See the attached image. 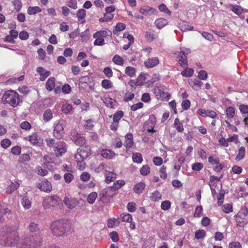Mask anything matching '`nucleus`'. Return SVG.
<instances>
[{
    "instance_id": "nucleus-1",
    "label": "nucleus",
    "mask_w": 248,
    "mask_h": 248,
    "mask_svg": "<svg viewBox=\"0 0 248 248\" xmlns=\"http://www.w3.org/2000/svg\"><path fill=\"white\" fill-rule=\"evenodd\" d=\"M19 240L18 228L13 230L11 228H7L6 232H0V244L2 246L18 247Z\"/></svg>"
},
{
    "instance_id": "nucleus-2",
    "label": "nucleus",
    "mask_w": 248,
    "mask_h": 248,
    "mask_svg": "<svg viewBox=\"0 0 248 248\" xmlns=\"http://www.w3.org/2000/svg\"><path fill=\"white\" fill-rule=\"evenodd\" d=\"M50 229L54 235L58 237L62 236L71 232L72 225L67 220H58L51 223Z\"/></svg>"
},
{
    "instance_id": "nucleus-3",
    "label": "nucleus",
    "mask_w": 248,
    "mask_h": 248,
    "mask_svg": "<svg viewBox=\"0 0 248 248\" xmlns=\"http://www.w3.org/2000/svg\"><path fill=\"white\" fill-rule=\"evenodd\" d=\"M1 102L5 105L16 108L22 103L19 94L15 90H9L5 92L1 98Z\"/></svg>"
},
{
    "instance_id": "nucleus-4",
    "label": "nucleus",
    "mask_w": 248,
    "mask_h": 248,
    "mask_svg": "<svg viewBox=\"0 0 248 248\" xmlns=\"http://www.w3.org/2000/svg\"><path fill=\"white\" fill-rule=\"evenodd\" d=\"M46 145L49 148H53L57 157L62 156L67 150V145L63 141H56L53 139L48 138L46 140Z\"/></svg>"
},
{
    "instance_id": "nucleus-5",
    "label": "nucleus",
    "mask_w": 248,
    "mask_h": 248,
    "mask_svg": "<svg viewBox=\"0 0 248 248\" xmlns=\"http://www.w3.org/2000/svg\"><path fill=\"white\" fill-rule=\"evenodd\" d=\"M41 242L36 240L35 237L31 235H25L21 237L18 248H37L40 246Z\"/></svg>"
},
{
    "instance_id": "nucleus-6",
    "label": "nucleus",
    "mask_w": 248,
    "mask_h": 248,
    "mask_svg": "<svg viewBox=\"0 0 248 248\" xmlns=\"http://www.w3.org/2000/svg\"><path fill=\"white\" fill-rule=\"evenodd\" d=\"M61 198L57 195H52L44 198L42 205L44 209H49L62 204Z\"/></svg>"
},
{
    "instance_id": "nucleus-7",
    "label": "nucleus",
    "mask_w": 248,
    "mask_h": 248,
    "mask_svg": "<svg viewBox=\"0 0 248 248\" xmlns=\"http://www.w3.org/2000/svg\"><path fill=\"white\" fill-rule=\"evenodd\" d=\"M111 32L109 31L101 30L93 34V37L95 39L94 41V46H101L105 44L104 38L107 36H110Z\"/></svg>"
},
{
    "instance_id": "nucleus-8",
    "label": "nucleus",
    "mask_w": 248,
    "mask_h": 248,
    "mask_svg": "<svg viewBox=\"0 0 248 248\" xmlns=\"http://www.w3.org/2000/svg\"><path fill=\"white\" fill-rule=\"evenodd\" d=\"M190 52L189 49H186L185 51H181L176 53V61L178 62L181 66L183 67H188L187 55Z\"/></svg>"
},
{
    "instance_id": "nucleus-9",
    "label": "nucleus",
    "mask_w": 248,
    "mask_h": 248,
    "mask_svg": "<svg viewBox=\"0 0 248 248\" xmlns=\"http://www.w3.org/2000/svg\"><path fill=\"white\" fill-rule=\"evenodd\" d=\"M248 210L247 208L241 210L236 217V222L238 226L244 227L248 222L247 215Z\"/></svg>"
},
{
    "instance_id": "nucleus-10",
    "label": "nucleus",
    "mask_w": 248,
    "mask_h": 248,
    "mask_svg": "<svg viewBox=\"0 0 248 248\" xmlns=\"http://www.w3.org/2000/svg\"><path fill=\"white\" fill-rule=\"evenodd\" d=\"M116 193H112L108 189L103 190L100 194V201L103 203H108Z\"/></svg>"
},
{
    "instance_id": "nucleus-11",
    "label": "nucleus",
    "mask_w": 248,
    "mask_h": 248,
    "mask_svg": "<svg viewBox=\"0 0 248 248\" xmlns=\"http://www.w3.org/2000/svg\"><path fill=\"white\" fill-rule=\"evenodd\" d=\"M37 187L42 191L50 192L52 190V186L50 182L47 179H44L37 184Z\"/></svg>"
},
{
    "instance_id": "nucleus-12",
    "label": "nucleus",
    "mask_w": 248,
    "mask_h": 248,
    "mask_svg": "<svg viewBox=\"0 0 248 248\" xmlns=\"http://www.w3.org/2000/svg\"><path fill=\"white\" fill-rule=\"evenodd\" d=\"M86 159L77 150V153L75 155V159L77 163V167L79 170H83L85 168L86 163L85 159Z\"/></svg>"
},
{
    "instance_id": "nucleus-13",
    "label": "nucleus",
    "mask_w": 248,
    "mask_h": 248,
    "mask_svg": "<svg viewBox=\"0 0 248 248\" xmlns=\"http://www.w3.org/2000/svg\"><path fill=\"white\" fill-rule=\"evenodd\" d=\"M64 128L63 125L58 123L54 127L53 134L54 137L58 139H62L64 135Z\"/></svg>"
},
{
    "instance_id": "nucleus-14",
    "label": "nucleus",
    "mask_w": 248,
    "mask_h": 248,
    "mask_svg": "<svg viewBox=\"0 0 248 248\" xmlns=\"http://www.w3.org/2000/svg\"><path fill=\"white\" fill-rule=\"evenodd\" d=\"M63 202L65 205L71 209L74 208L78 203L76 198L67 196L64 197Z\"/></svg>"
},
{
    "instance_id": "nucleus-15",
    "label": "nucleus",
    "mask_w": 248,
    "mask_h": 248,
    "mask_svg": "<svg viewBox=\"0 0 248 248\" xmlns=\"http://www.w3.org/2000/svg\"><path fill=\"white\" fill-rule=\"evenodd\" d=\"M159 63V60L158 57H152L148 58L144 61V64L147 68H153L156 66Z\"/></svg>"
},
{
    "instance_id": "nucleus-16",
    "label": "nucleus",
    "mask_w": 248,
    "mask_h": 248,
    "mask_svg": "<svg viewBox=\"0 0 248 248\" xmlns=\"http://www.w3.org/2000/svg\"><path fill=\"white\" fill-rule=\"evenodd\" d=\"M125 185V181L123 180H119L115 182L113 185L108 189L112 193L116 192Z\"/></svg>"
},
{
    "instance_id": "nucleus-17",
    "label": "nucleus",
    "mask_w": 248,
    "mask_h": 248,
    "mask_svg": "<svg viewBox=\"0 0 248 248\" xmlns=\"http://www.w3.org/2000/svg\"><path fill=\"white\" fill-rule=\"evenodd\" d=\"M36 71L40 75V79L41 81H44L50 75V72L46 71L43 67H37Z\"/></svg>"
},
{
    "instance_id": "nucleus-18",
    "label": "nucleus",
    "mask_w": 248,
    "mask_h": 248,
    "mask_svg": "<svg viewBox=\"0 0 248 248\" xmlns=\"http://www.w3.org/2000/svg\"><path fill=\"white\" fill-rule=\"evenodd\" d=\"M139 12L140 14L145 16L154 15L155 12V9L146 5L141 7L139 10Z\"/></svg>"
},
{
    "instance_id": "nucleus-19",
    "label": "nucleus",
    "mask_w": 248,
    "mask_h": 248,
    "mask_svg": "<svg viewBox=\"0 0 248 248\" xmlns=\"http://www.w3.org/2000/svg\"><path fill=\"white\" fill-rule=\"evenodd\" d=\"M78 20L81 23L85 22V17L86 16V12L84 9H78L76 14Z\"/></svg>"
},
{
    "instance_id": "nucleus-20",
    "label": "nucleus",
    "mask_w": 248,
    "mask_h": 248,
    "mask_svg": "<svg viewBox=\"0 0 248 248\" xmlns=\"http://www.w3.org/2000/svg\"><path fill=\"white\" fill-rule=\"evenodd\" d=\"M115 155V153L113 151L107 149H102L101 151V155L104 158L108 159H112Z\"/></svg>"
},
{
    "instance_id": "nucleus-21",
    "label": "nucleus",
    "mask_w": 248,
    "mask_h": 248,
    "mask_svg": "<svg viewBox=\"0 0 248 248\" xmlns=\"http://www.w3.org/2000/svg\"><path fill=\"white\" fill-rule=\"evenodd\" d=\"M55 78L54 77H50L48 78L46 83V88L48 91H52L55 87Z\"/></svg>"
},
{
    "instance_id": "nucleus-22",
    "label": "nucleus",
    "mask_w": 248,
    "mask_h": 248,
    "mask_svg": "<svg viewBox=\"0 0 248 248\" xmlns=\"http://www.w3.org/2000/svg\"><path fill=\"white\" fill-rule=\"evenodd\" d=\"M77 150L79 153L83 155L86 158L91 155V148L89 145H85L83 147L78 148Z\"/></svg>"
},
{
    "instance_id": "nucleus-23",
    "label": "nucleus",
    "mask_w": 248,
    "mask_h": 248,
    "mask_svg": "<svg viewBox=\"0 0 248 248\" xmlns=\"http://www.w3.org/2000/svg\"><path fill=\"white\" fill-rule=\"evenodd\" d=\"M103 102L108 108H115L116 102L114 99L110 97H105L103 100Z\"/></svg>"
},
{
    "instance_id": "nucleus-24",
    "label": "nucleus",
    "mask_w": 248,
    "mask_h": 248,
    "mask_svg": "<svg viewBox=\"0 0 248 248\" xmlns=\"http://www.w3.org/2000/svg\"><path fill=\"white\" fill-rule=\"evenodd\" d=\"M168 21L166 19L163 18H157L155 22V24L158 29H161L167 25Z\"/></svg>"
},
{
    "instance_id": "nucleus-25",
    "label": "nucleus",
    "mask_w": 248,
    "mask_h": 248,
    "mask_svg": "<svg viewBox=\"0 0 248 248\" xmlns=\"http://www.w3.org/2000/svg\"><path fill=\"white\" fill-rule=\"evenodd\" d=\"M53 118V113L50 109L46 110L43 116V119L44 122L47 123L50 121Z\"/></svg>"
},
{
    "instance_id": "nucleus-26",
    "label": "nucleus",
    "mask_w": 248,
    "mask_h": 248,
    "mask_svg": "<svg viewBox=\"0 0 248 248\" xmlns=\"http://www.w3.org/2000/svg\"><path fill=\"white\" fill-rule=\"evenodd\" d=\"M147 73H141L137 78L135 85L140 86L143 85L146 81Z\"/></svg>"
},
{
    "instance_id": "nucleus-27",
    "label": "nucleus",
    "mask_w": 248,
    "mask_h": 248,
    "mask_svg": "<svg viewBox=\"0 0 248 248\" xmlns=\"http://www.w3.org/2000/svg\"><path fill=\"white\" fill-rule=\"evenodd\" d=\"M19 186V184L18 182H15L12 183L9 186L6 188V192L8 194H11L16 190Z\"/></svg>"
},
{
    "instance_id": "nucleus-28",
    "label": "nucleus",
    "mask_w": 248,
    "mask_h": 248,
    "mask_svg": "<svg viewBox=\"0 0 248 248\" xmlns=\"http://www.w3.org/2000/svg\"><path fill=\"white\" fill-rule=\"evenodd\" d=\"M145 185L143 182H140L134 186L133 191L136 194L141 193L144 189Z\"/></svg>"
},
{
    "instance_id": "nucleus-29",
    "label": "nucleus",
    "mask_w": 248,
    "mask_h": 248,
    "mask_svg": "<svg viewBox=\"0 0 248 248\" xmlns=\"http://www.w3.org/2000/svg\"><path fill=\"white\" fill-rule=\"evenodd\" d=\"M40 139L37 133H34L29 136V140L33 145H37L39 143Z\"/></svg>"
},
{
    "instance_id": "nucleus-30",
    "label": "nucleus",
    "mask_w": 248,
    "mask_h": 248,
    "mask_svg": "<svg viewBox=\"0 0 248 248\" xmlns=\"http://www.w3.org/2000/svg\"><path fill=\"white\" fill-rule=\"evenodd\" d=\"M28 229L30 233H35L40 231L38 224L33 222L30 223Z\"/></svg>"
},
{
    "instance_id": "nucleus-31",
    "label": "nucleus",
    "mask_w": 248,
    "mask_h": 248,
    "mask_svg": "<svg viewBox=\"0 0 248 248\" xmlns=\"http://www.w3.org/2000/svg\"><path fill=\"white\" fill-rule=\"evenodd\" d=\"M42 9L39 6H30L27 10V13L29 15H35L40 13Z\"/></svg>"
},
{
    "instance_id": "nucleus-32",
    "label": "nucleus",
    "mask_w": 248,
    "mask_h": 248,
    "mask_svg": "<svg viewBox=\"0 0 248 248\" xmlns=\"http://www.w3.org/2000/svg\"><path fill=\"white\" fill-rule=\"evenodd\" d=\"M54 162V159L51 156L49 155H46L44 156V163L43 166L44 167H46L48 169H50L49 168V165L50 163Z\"/></svg>"
},
{
    "instance_id": "nucleus-33",
    "label": "nucleus",
    "mask_w": 248,
    "mask_h": 248,
    "mask_svg": "<svg viewBox=\"0 0 248 248\" xmlns=\"http://www.w3.org/2000/svg\"><path fill=\"white\" fill-rule=\"evenodd\" d=\"M230 6L232 11L238 16L240 15L243 12V9L240 5L231 4Z\"/></svg>"
},
{
    "instance_id": "nucleus-34",
    "label": "nucleus",
    "mask_w": 248,
    "mask_h": 248,
    "mask_svg": "<svg viewBox=\"0 0 248 248\" xmlns=\"http://www.w3.org/2000/svg\"><path fill=\"white\" fill-rule=\"evenodd\" d=\"M112 62L117 65L123 66L124 63V59L118 55H115L112 58Z\"/></svg>"
},
{
    "instance_id": "nucleus-35",
    "label": "nucleus",
    "mask_w": 248,
    "mask_h": 248,
    "mask_svg": "<svg viewBox=\"0 0 248 248\" xmlns=\"http://www.w3.org/2000/svg\"><path fill=\"white\" fill-rule=\"evenodd\" d=\"M161 197L162 195L161 193L158 191L156 190L151 193L150 196V199L152 201L156 202L160 200L161 199Z\"/></svg>"
},
{
    "instance_id": "nucleus-36",
    "label": "nucleus",
    "mask_w": 248,
    "mask_h": 248,
    "mask_svg": "<svg viewBox=\"0 0 248 248\" xmlns=\"http://www.w3.org/2000/svg\"><path fill=\"white\" fill-rule=\"evenodd\" d=\"M116 178V174L112 172L108 171L106 175L105 181L107 183H109L114 181Z\"/></svg>"
},
{
    "instance_id": "nucleus-37",
    "label": "nucleus",
    "mask_w": 248,
    "mask_h": 248,
    "mask_svg": "<svg viewBox=\"0 0 248 248\" xmlns=\"http://www.w3.org/2000/svg\"><path fill=\"white\" fill-rule=\"evenodd\" d=\"M21 203L22 206L26 209H29L31 207V202L27 196L23 197Z\"/></svg>"
},
{
    "instance_id": "nucleus-38",
    "label": "nucleus",
    "mask_w": 248,
    "mask_h": 248,
    "mask_svg": "<svg viewBox=\"0 0 248 248\" xmlns=\"http://www.w3.org/2000/svg\"><path fill=\"white\" fill-rule=\"evenodd\" d=\"M120 224V221L115 218H108V228H113L116 226H119Z\"/></svg>"
},
{
    "instance_id": "nucleus-39",
    "label": "nucleus",
    "mask_w": 248,
    "mask_h": 248,
    "mask_svg": "<svg viewBox=\"0 0 248 248\" xmlns=\"http://www.w3.org/2000/svg\"><path fill=\"white\" fill-rule=\"evenodd\" d=\"M35 171L37 174L41 176H45L48 173V171L46 169H43L42 167L40 166L35 167Z\"/></svg>"
},
{
    "instance_id": "nucleus-40",
    "label": "nucleus",
    "mask_w": 248,
    "mask_h": 248,
    "mask_svg": "<svg viewBox=\"0 0 248 248\" xmlns=\"http://www.w3.org/2000/svg\"><path fill=\"white\" fill-rule=\"evenodd\" d=\"M174 126L178 132H182L184 131L183 125L178 118L175 119Z\"/></svg>"
},
{
    "instance_id": "nucleus-41",
    "label": "nucleus",
    "mask_w": 248,
    "mask_h": 248,
    "mask_svg": "<svg viewBox=\"0 0 248 248\" xmlns=\"http://www.w3.org/2000/svg\"><path fill=\"white\" fill-rule=\"evenodd\" d=\"M245 148L243 146L241 147L238 149V154L235 158V159L237 161H239L242 159L245 155Z\"/></svg>"
},
{
    "instance_id": "nucleus-42",
    "label": "nucleus",
    "mask_w": 248,
    "mask_h": 248,
    "mask_svg": "<svg viewBox=\"0 0 248 248\" xmlns=\"http://www.w3.org/2000/svg\"><path fill=\"white\" fill-rule=\"evenodd\" d=\"M226 113L227 117L229 119H232L235 115V108L233 107H229L226 108Z\"/></svg>"
},
{
    "instance_id": "nucleus-43",
    "label": "nucleus",
    "mask_w": 248,
    "mask_h": 248,
    "mask_svg": "<svg viewBox=\"0 0 248 248\" xmlns=\"http://www.w3.org/2000/svg\"><path fill=\"white\" fill-rule=\"evenodd\" d=\"M125 73L128 76L132 78L136 74V69L132 66H127L125 68Z\"/></svg>"
},
{
    "instance_id": "nucleus-44",
    "label": "nucleus",
    "mask_w": 248,
    "mask_h": 248,
    "mask_svg": "<svg viewBox=\"0 0 248 248\" xmlns=\"http://www.w3.org/2000/svg\"><path fill=\"white\" fill-rule=\"evenodd\" d=\"M97 197V193L96 192H92L90 193L87 197V202L90 204H93Z\"/></svg>"
},
{
    "instance_id": "nucleus-45",
    "label": "nucleus",
    "mask_w": 248,
    "mask_h": 248,
    "mask_svg": "<svg viewBox=\"0 0 248 248\" xmlns=\"http://www.w3.org/2000/svg\"><path fill=\"white\" fill-rule=\"evenodd\" d=\"M124 113L122 110L116 112L113 116V121L119 123L121 119L124 116Z\"/></svg>"
},
{
    "instance_id": "nucleus-46",
    "label": "nucleus",
    "mask_w": 248,
    "mask_h": 248,
    "mask_svg": "<svg viewBox=\"0 0 248 248\" xmlns=\"http://www.w3.org/2000/svg\"><path fill=\"white\" fill-rule=\"evenodd\" d=\"M185 69L181 72V75L186 77H191L194 73V70L192 68H188L187 67H185Z\"/></svg>"
},
{
    "instance_id": "nucleus-47",
    "label": "nucleus",
    "mask_w": 248,
    "mask_h": 248,
    "mask_svg": "<svg viewBox=\"0 0 248 248\" xmlns=\"http://www.w3.org/2000/svg\"><path fill=\"white\" fill-rule=\"evenodd\" d=\"M132 159L133 162L140 163L142 161V156L140 153H136L133 154Z\"/></svg>"
},
{
    "instance_id": "nucleus-48",
    "label": "nucleus",
    "mask_w": 248,
    "mask_h": 248,
    "mask_svg": "<svg viewBox=\"0 0 248 248\" xmlns=\"http://www.w3.org/2000/svg\"><path fill=\"white\" fill-rule=\"evenodd\" d=\"M86 140L84 137L80 135L74 141L76 145L78 146H82L86 143Z\"/></svg>"
},
{
    "instance_id": "nucleus-49",
    "label": "nucleus",
    "mask_w": 248,
    "mask_h": 248,
    "mask_svg": "<svg viewBox=\"0 0 248 248\" xmlns=\"http://www.w3.org/2000/svg\"><path fill=\"white\" fill-rule=\"evenodd\" d=\"M189 83L190 85L192 87H194V86L197 87L198 88H201L202 85V82L197 79H190L189 81Z\"/></svg>"
},
{
    "instance_id": "nucleus-50",
    "label": "nucleus",
    "mask_w": 248,
    "mask_h": 248,
    "mask_svg": "<svg viewBox=\"0 0 248 248\" xmlns=\"http://www.w3.org/2000/svg\"><path fill=\"white\" fill-rule=\"evenodd\" d=\"M122 220L124 222H131L132 220V216L128 213L127 214H121L120 215Z\"/></svg>"
},
{
    "instance_id": "nucleus-51",
    "label": "nucleus",
    "mask_w": 248,
    "mask_h": 248,
    "mask_svg": "<svg viewBox=\"0 0 248 248\" xmlns=\"http://www.w3.org/2000/svg\"><path fill=\"white\" fill-rule=\"evenodd\" d=\"M101 85L103 88L109 89L112 87V83L108 79H103L101 82Z\"/></svg>"
},
{
    "instance_id": "nucleus-52",
    "label": "nucleus",
    "mask_w": 248,
    "mask_h": 248,
    "mask_svg": "<svg viewBox=\"0 0 248 248\" xmlns=\"http://www.w3.org/2000/svg\"><path fill=\"white\" fill-rule=\"evenodd\" d=\"M203 168V164L201 162H196L191 166V169L194 171H199Z\"/></svg>"
},
{
    "instance_id": "nucleus-53",
    "label": "nucleus",
    "mask_w": 248,
    "mask_h": 248,
    "mask_svg": "<svg viewBox=\"0 0 248 248\" xmlns=\"http://www.w3.org/2000/svg\"><path fill=\"white\" fill-rule=\"evenodd\" d=\"M142 175L146 176L150 173V168L147 165H143L140 170Z\"/></svg>"
},
{
    "instance_id": "nucleus-54",
    "label": "nucleus",
    "mask_w": 248,
    "mask_h": 248,
    "mask_svg": "<svg viewBox=\"0 0 248 248\" xmlns=\"http://www.w3.org/2000/svg\"><path fill=\"white\" fill-rule=\"evenodd\" d=\"M167 167L163 165L159 169L160 177L163 179H166L167 178L166 172Z\"/></svg>"
},
{
    "instance_id": "nucleus-55",
    "label": "nucleus",
    "mask_w": 248,
    "mask_h": 248,
    "mask_svg": "<svg viewBox=\"0 0 248 248\" xmlns=\"http://www.w3.org/2000/svg\"><path fill=\"white\" fill-rule=\"evenodd\" d=\"M208 162L211 165H218L219 159L217 156H210L208 157Z\"/></svg>"
},
{
    "instance_id": "nucleus-56",
    "label": "nucleus",
    "mask_w": 248,
    "mask_h": 248,
    "mask_svg": "<svg viewBox=\"0 0 248 248\" xmlns=\"http://www.w3.org/2000/svg\"><path fill=\"white\" fill-rule=\"evenodd\" d=\"M74 175L72 172H67L64 175V179L66 183L69 184L74 179Z\"/></svg>"
},
{
    "instance_id": "nucleus-57",
    "label": "nucleus",
    "mask_w": 248,
    "mask_h": 248,
    "mask_svg": "<svg viewBox=\"0 0 248 248\" xmlns=\"http://www.w3.org/2000/svg\"><path fill=\"white\" fill-rule=\"evenodd\" d=\"M72 109V106L71 105L69 104H65L62 105V111L65 113H68L70 112Z\"/></svg>"
},
{
    "instance_id": "nucleus-58",
    "label": "nucleus",
    "mask_w": 248,
    "mask_h": 248,
    "mask_svg": "<svg viewBox=\"0 0 248 248\" xmlns=\"http://www.w3.org/2000/svg\"><path fill=\"white\" fill-rule=\"evenodd\" d=\"M206 232L203 230H199L195 232V237L197 239L204 238L205 236Z\"/></svg>"
},
{
    "instance_id": "nucleus-59",
    "label": "nucleus",
    "mask_w": 248,
    "mask_h": 248,
    "mask_svg": "<svg viewBox=\"0 0 248 248\" xmlns=\"http://www.w3.org/2000/svg\"><path fill=\"white\" fill-rule=\"evenodd\" d=\"M79 136L80 134L75 129L72 130L69 133V137L73 141H74Z\"/></svg>"
},
{
    "instance_id": "nucleus-60",
    "label": "nucleus",
    "mask_w": 248,
    "mask_h": 248,
    "mask_svg": "<svg viewBox=\"0 0 248 248\" xmlns=\"http://www.w3.org/2000/svg\"><path fill=\"white\" fill-rule=\"evenodd\" d=\"M158 9L160 11L164 12L169 16L171 15V11L168 8L166 5L163 3H162L158 6Z\"/></svg>"
},
{
    "instance_id": "nucleus-61",
    "label": "nucleus",
    "mask_w": 248,
    "mask_h": 248,
    "mask_svg": "<svg viewBox=\"0 0 248 248\" xmlns=\"http://www.w3.org/2000/svg\"><path fill=\"white\" fill-rule=\"evenodd\" d=\"M12 3L15 10L19 11L21 10L22 6L21 1L19 0H14L12 1Z\"/></svg>"
},
{
    "instance_id": "nucleus-62",
    "label": "nucleus",
    "mask_w": 248,
    "mask_h": 248,
    "mask_svg": "<svg viewBox=\"0 0 248 248\" xmlns=\"http://www.w3.org/2000/svg\"><path fill=\"white\" fill-rule=\"evenodd\" d=\"M171 203L169 201H164L162 202L161 204V208L163 210H168L170 208Z\"/></svg>"
},
{
    "instance_id": "nucleus-63",
    "label": "nucleus",
    "mask_w": 248,
    "mask_h": 248,
    "mask_svg": "<svg viewBox=\"0 0 248 248\" xmlns=\"http://www.w3.org/2000/svg\"><path fill=\"white\" fill-rule=\"evenodd\" d=\"M20 127L23 130H29L31 128V125L29 122L24 121L21 123Z\"/></svg>"
},
{
    "instance_id": "nucleus-64",
    "label": "nucleus",
    "mask_w": 248,
    "mask_h": 248,
    "mask_svg": "<svg viewBox=\"0 0 248 248\" xmlns=\"http://www.w3.org/2000/svg\"><path fill=\"white\" fill-rule=\"evenodd\" d=\"M239 109L242 114L248 115V105L241 104L239 106Z\"/></svg>"
}]
</instances>
